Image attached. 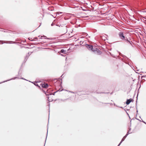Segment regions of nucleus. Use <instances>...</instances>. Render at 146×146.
Wrapping results in <instances>:
<instances>
[{"label":"nucleus","instance_id":"f257e3e1","mask_svg":"<svg viewBox=\"0 0 146 146\" xmlns=\"http://www.w3.org/2000/svg\"><path fill=\"white\" fill-rule=\"evenodd\" d=\"M118 35L119 38L122 40H123L129 43L131 46H133V45L132 44V42L128 40L127 37H125L123 33V32H121L119 33Z\"/></svg>","mask_w":146,"mask_h":146},{"label":"nucleus","instance_id":"f03ea898","mask_svg":"<svg viewBox=\"0 0 146 146\" xmlns=\"http://www.w3.org/2000/svg\"><path fill=\"white\" fill-rule=\"evenodd\" d=\"M93 52L95 54H97L98 55H100L102 54V52L98 48H94V50Z\"/></svg>","mask_w":146,"mask_h":146},{"label":"nucleus","instance_id":"7ed1b4c3","mask_svg":"<svg viewBox=\"0 0 146 146\" xmlns=\"http://www.w3.org/2000/svg\"><path fill=\"white\" fill-rule=\"evenodd\" d=\"M86 47L89 50H92V52L94 50V48L93 46L92 45L88 44H86Z\"/></svg>","mask_w":146,"mask_h":146},{"label":"nucleus","instance_id":"20e7f679","mask_svg":"<svg viewBox=\"0 0 146 146\" xmlns=\"http://www.w3.org/2000/svg\"><path fill=\"white\" fill-rule=\"evenodd\" d=\"M133 100L131 98H130L129 99H127L126 102V104L127 105H129L131 102H133Z\"/></svg>","mask_w":146,"mask_h":146},{"label":"nucleus","instance_id":"39448f33","mask_svg":"<svg viewBox=\"0 0 146 146\" xmlns=\"http://www.w3.org/2000/svg\"><path fill=\"white\" fill-rule=\"evenodd\" d=\"M83 92L82 91H74L73 93L74 94L76 93L78 95H80L81 94H85L82 93V92Z\"/></svg>","mask_w":146,"mask_h":146},{"label":"nucleus","instance_id":"423d86ee","mask_svg":"<svg viewBox=\"0 0 146 146\" xmlns=\"http://www.w3.org/2000/svg\"><path fill=\"white\" fill-rule=\"evenodd\" d=\"M41 87L42 88H46L48 87V85L47 84H42Z\"/></svg>","mask_w":146,"mask_h":146},{"label":"nucleus","instance_id":"0eeeda50","mask_svg":"<svg viewBox=\"0 0 146 146\" xmlns=\"http://www.w3.org/2000/svg\"><path fill=\"white\" fill-rule=\"evenodd\" d=\"M100 37L101 39L104 41H105L107 39V37L104 35H100Z\"/></svg>","mask_w":146,"mask_h":146},{"label":"nucleus","instance_id":"6e6552de","mask_svg":"<svg viewBox=\"0 0 146 146\" xmlns=\"http://www.w3.org/2000/svg\"><path fill=\"white\" fill-rule=\"evenodd\" d=\"M129 133V131H128L127 132V133H126V134L122 138V140L123 141H124L125 140V139L127 137V135L130 133Z\"/></svg>","mask_w":146,"mask_h":146},{"label":"nucleus","instance_id":"1a4fd4ad","mask_svg":"<svg viewBox=\"0 0 146 146\" xmlns=\"http://www.w3.org/2000/svg\"><path fill=\"white\" fill-rule=\"evenodd\" d=\"M58 91H56V92H54V93H51V94H46V92H45V91H44V90H43V92H44V93L46 94V96H49V95H54L55 94L56 92H58Z\"/></svg>","mask_w":146,"mask_h":146},{"label":"nucleus","instance_id":"9d476101","mask_svg":"<svg viewBox=\"0 0 146 146\" xmlns=\"http://www.w3.org/2000/svg\"><path fill=\"white\" fill-rule=\"evenodd\" d=\"M16 78L19 79V78L18 77H15L14 78H11V79H10L9 80H6V81H4L3 82H0V84H1L2 83H3L5 82H7L8 81L10 80H13V79H15Z\"/></svg>","mask_w":146,"mask_h":146},{"label":"nucleus","instance_id":"9b49d317","mask_svg":"<svg viewBox=\"0 0 146 146\" xmlns=\"http://www.w3.org/2000/svg\"><path fill=\"white\" fill-rule=\"evenodd\" d=\"M60 52L61 53L66 54L67 52V51L64 49H62L60 50Z\"/></svg>","mask_w":146,"mask_h":146},{"label":"nucleus","instance_id":"f8f14e48","mask_svg":"<svg viewBox=\"0 0 146 146\" xmlns=\"http://www.w3.org/2000/svg\"><path fill=\"white\" fill-rule=\"evenodd\" d=\"M29 56L28 55H27L25 57V60L23 62V63H25L26 62L29 58Z\"/></svg>","mask_w":146,"mask_h":146},{"label":"nucleus","instance_id":"ddd939ff","mask_svg":"<svg viewBox=\"0 0 146 146\" xmlns=\"http://www.w3.org/2000/svg\"><path fill=\"white\" fill-rule=\"evenodd\" d=\"M119 54L122 57H123V58L125 59L126 60H128L129 58H128L127 57H126L125 56L121 54Z\"/></svg>","mask_w":146,"mask_h":146},{"label":"nucleus","instance_id":"4468645a","mask_svg":"<svg viewBox=\"0 0 146 146\" xmlns=\"http://www.w3.org/2000/svg\"><path fill=\"white\" fill-rule=\"evenodd\" d=\"M138 96V94H137V97H136L137 99V100L136 101V109H137V111H136L137 114H136V116H137V113H138V110H137V102Z\"/></svg>","mask_w":146,"mask_h":146},{"label":"nucleus","instance_id":"2eb2a0df","mask_svg":"<svg viewBox=\"0 0 146 146\" xmlns=\"http://www.w3.org/2000/svg\"><path fill=\"white\" fill-rule=\"evenodd\" d=\"M29 82H31L32 83H33L36 86L38 87L39 88H40V86L39 85L37 84V82H36L35 83H34V82H31L30 81H29Z\"/></svg>","mask_w":146,"mask_h":146},{"label":"nucleus","instance_id":"dca6fc26","mask_svg":"<svg viewBox=\"0 0 146 146\" xmlns=\"http://www.w3.org/2000/svg\"><path fill=\"white\" fill-rule=\"evenodd\" d=\"M96 92L98 94H103V93H108H108H105L103 92H97V90L96 91Z\"/></svg>","mask_w":146,"mask_h":146},{"label":"nucleus","instance_id":"f3484780","mask_svg":"<svg viewBox=\"0 0 146 146\" xmlns=\"http://www.w3.org/2000/svg\"><path fill=\"white\" fill-rule=\"evenodd\" d=\"M70 99V98H67V99H61L60 100L64 102L66 100H69Z\"/></svg>","mask_w":146,"mask_h":146},{"label":"nucleus","instance_id":"a211bd4d","mask_svg":"<svg viewBox=\"0 0 146 146\" xmlns=\"http://www.w3.org/2000/svg\"><path fill=\"white\" fill-rule=\"evenodd\" d=\"M73 20H74V23H76V22H77V19H76V18H74Z\"/></svg>","mask_w":146,"mask_h":146},{"label":"nucleus","instance_id":"6ab92c4d","mask_svg":"<svg viewBox=\"0 0 146 146\" xmlns=\"http://www.w3.org/2000/svg\"><path fill=\"white\" fill-rule=\"evenodd\" d=\"M83 35L85 36H87L88 35V34L86 33H83Z\"/></svg>","mask_w":146,"mask_h":146},{"label":"nucleus","instance_id":"aec40b11","mask_svg":"<svg viewBox=\"0 0 146 146\" xmlns=\"http://www.w3.org/2000/svg\"><path fill=\"white\" fill-rule=\"evenodd\" d=\"M123 141L121 139V141L120 142V143L117 146H119V145H121V143Z\"/></svg>","mask_w":146,"mask_h":146},{"label":"nucleus","instance_id":"412c9836","mask_svg":"<svg viewBox=\"0 0 146 146\" xmlns=\"http://www.w3.org/2000/svg\"><path fill=\"white\" fill-rule=\"evenodd\" d=\"M56 26H58L59 27H60V26H62H62L61 25V24H57L56 25Z\"/></svg>","mask_w":146,"mask_h":146},{"label":"nucleus","instance_id":"4be33fe9","mask_svg":"<svg viewBox=\"0 0 146 146\" xmlns=\"http://www.w3.org/2000/svg\"><path fill=\"white\" fill-rule=\"evenodd\" d=\"M22 66V65H21V68H20V69H19V70L18 72V76H19V72H20V71H21V67Z\"/></svg>","mask_w":146,"mask_h":146},{"label":"nucleus","instance_id":"5701e85b","mask_svg":"<svg viewBox=\"0 0 146 146\" xmlns=\"http://www.w3.org/2000/svg\"><path fill=\"white\" fill-rule=\"evenodd\" d=\"M3 31V32H6V33L8 32L9 31H8L7 30H6V31Z\"/></svg>","mask_w":146,"mask_h":146},{"label":"nucleus","instance_id":"b1692460","mask_svg":"<svg viewBox=\"0 0 146 146\" xmlns=\"http://www.w3.org/2000/svg\"><path fill=\"white\" fill-rule=\"evenodd\" d=\"M140 121H142V122H143V123H145V124H146V122H145V121H143L142 120V121H141V120H139Z\"/></svg>","mask_w":146,"mask_h":146},{"label":"nucleus","instance_id":"393cba45","mask_svg":"<svg viewBox=\"0 0 146 146\" xmlns=\"http://www.w3.org/2000/svg\"><path fill=\"white\" fill-rule=\"evenodd\" d=\"M76 38H74V41H76L77 40H79V39H77V40H76L75 39H76Z\"/></svg>","mask_w":146,"mask_h":146},{"label":"nucleus","instance_id":"a878e982","mask_svg":"<svg viewBox=\"0 0 146 146\" xmlns=\"http://www.w3.org/2000/svg\"><path fill=\"white\" fill-rule=\"evenodd\" d=\"M47 98L48 99V100L49 101V102L50 101H53V100H49L48 99L49 98L48 97H47Z\"/></svg>","mask_w":146,"mask_h":146},{"label":"nucleus","instance_id":"bb28decb","mask_svg":"<svg viewBox=\"0 0 146 146\" xmlns=\"http://www.w3.org/2000/svg\"><path fill=\"white\" fill-rule=\"evenodd\" d=\"M105 104H110L111 105H112L113 104L112 103H104Z\"/></svg>","mask_w":146,"mask_h":146},{"label":"nucleus","instance_id":"cd10ccee","mask_svg":"<svg viewBox=\"0 0 146 146\" xmlns=\"http://www.w3.org/2000/svg\"><path fill=\"white\" fill-rule=\"evenodd\" d=\"M54 25V23L53 22L51 24V26H53Z\"/></svg>","mask_w":146,"mask_h":146},{"label":"nucleus","instance_id":"c85d7f7f","mask_svg":"<svg viewBox=\"0 0 146 146\" xmlns=\"http://www.w3.org/2000/svg\"><path fill=\"white\" fill-rule=\"evenodd\" d=\"M20 79L28 81L27 80H26V79H25L24 78H23V77L21 78H20Z\"/></svg>","mask_w":146,"mask_h":146},{"label":"nucleus","instance_id":"c756f323","mask_svg":"<svg viewBox=\"0 0 146 146\" xmlns=\"http://www.w3.org/2000/svg\"><path fill=\"white\" fill-rule=\"evenodd\" d=\"M12 42H13L12 41H9L8 43L9 44H11V43H12Z\"/></svg>","mask_w":146,"mask_h":146},{"label":"nucleus","instance_id":"7c9ffc66","mask_svg":"<svg viewBox=\"0 0 146 146\" xmlns=\"http://www.w3.org/2000/svg\"><path fill=\"white\" fill-rule=\"evenodd\" d=\"M145 76L144 75L142 76H141V79H142L143 78H145Z\"/></svg>","mask_w":146,"mask_h":146},{"label":"nucleus","instance_id":"2f4dec72","mask_svg":"<svg viewBox=\"0 0 146 146\" xmlns=\"http://www.w3.org/2000/svg\"><path fill=\"white\" fill-rule=\"evenodd\" d=\"M48 130V128H47V131ZM47 133H48V131H47V136H46V139L47 138ZM46 140H45V143H46Z\"/></svg>","mask_w":146,"mask_h":146},{"label":"nucleus","instance_id":"473e14b6","mask_svg":"<svg viewBox=\"0 0 146 146\" xmlns=\"http://www.w3.org/2000/svg\"><path fill=\"white\" fill-rule=\"evenodd\" d=\"M113 105H114V106H116V107H118V106H117V105H116V104H115V103H114V104H113Z\"/></svg>","mask_w":146,"mask_h":146},{"label":"nucleus","instance_id":"72a5a7b5","mask_svg":"<svg viewBox=\"0 0 146 146\" xmlns=\"http://www.w3.org/2000/svg\"><path fill=\"white\" fill-rule=\"evenodd\" d=\"M70 50H71V49H70V48H69V49L68 50V52H69L70 51Z\"/></svg>","mask_w":146,"mask_h":146},{"label":"nucleus","instance_id":"f704fd0d","mask_svg":"<svg viewBox=\"0 0 146 146\" xmlns=\"http://www.w3.org/2000/svg\"><path fill=\"white\" fill-rule=\"evenodd\" d=\"M124 110L126 112V113H127V115L129 116V114H128V113H127V112L125 110V109H124Z\"/></svg>","mask_w":146,"mask_h":146},{"label":"nucleus","instance_id":"c9c22d12","mask_svg":"<svg viewBox=\"0 0 146 146\" xmlns=\"http://www.w3.org/2000/svg\"><path fill=\"white\" fill-rule=\"evenodd\" d=\"M131 128L130 127H129V130L128 131H130L131 130Z\"/></svg>","mask_w":146,"mask_h":146},{"label":"nucleus","instance_id":"e433bc0d","mask_svg":"<svg viewBox=\"0 0 146 146\" xmlns=\"http://www.w3.org/2000/svg\"><path fill=\"white\" fill-rule=\"evenodd\" d=\"M118 107H119V108H122V109H123V107H121V106L120 107V106H118Z\"/></svg>","mask_w":146,"mask_h":146},{"label":"nucleus","instance_id":"4c0bfd02","mask_svg":"<svg viewBox=\"0 0 146 146\" xmlns=\"http://www.w3.org/2000/svg\"><path fill=\"white\" fill-rule=\"evenodd\" d=\"M131 120L130 121V127H131Z\"/></svg>","mask_w":146,"mask_h":146},{"label":"nucleus","instance_id":"58836bf2","mask_svg":"<svg viewBox=\"0 0 146 146\" xmlns=\"http://www.w3.org/2000/svg\"><path fill=\"white\" fill-rule=\"evenodd\" d=\"M34 39H38V38L37 37H35L34 38Z\"/></svg>","mask_w":146,"mask_h":146},{"label":"nucleus","instance_id":"ea45409f","mask_svg":"<svg viewBox=\"0 0 146 146\" xmlns=\"http://www.w3.org/2000/svg\"><path fill=\"white\" fill-rule=\"evenodd\" d=\"M64 29H66V26H65L64 27Z\"/></svg>","mask_w":146,"mask_h":146},{"label":"nucleus","instance_id":"a19ab883","mask_svg":"<svg viewBox=\"0 0 146 146\" xmlns=\"http://www.w3.org/2000/svg\"><path fill=\"white\" fill-rule=\"evenodd\" d=\"M32 38H31L30 37H29L28 38V39L29 40H31L30 39H31Z\"/></svg>","mask_w":146,"mask_h":146},{"label":"nucleus","instance_id":"79ce46f5","mask_svg":"<svg viewBox=\"0 0 146 146\" xmlns=\"http://www.w3.org/2000/svg\"><path fill=\"white\" fill-rule=\"evenodd\" d=\"M73 45H75V46H76V44H74V42ZM78 45H79V44H78Z\"/></svg>","mask_w":146,"mask_h":146},{"label":"nucleus","instance_id":"37998d69","mask_svg":"<svg viewBox=\"0 0 146 146\" xmlns=\"http://www.w3.org/2000/svg\"><path fill=\"white\" fill-rule=\"evenodd\" d=\"M74 27L76 28H77L78 27V26H77L76 25H75V26H74Z\"/></svg>","mask_w":146,"mask_h":146},{"label":"nucleus","instance_id":"c03bdc74","mask_svg":"<svg viewBox=\"0 0 146 146\" xmlns=\"http://www.w3.org/2000/svg\"><path fill=\"white\" fill-rule=\"evenodd\" d=\"M142 79V80H144V81H145V79H143V78Z\"/></svg>","mask_w":146,"mask_h":146},{"label":"nucleus","instance_id":"a18cd8bd","mask_svg":"<svg viewBox=\"0 0 146 146\" xmlns=\"http://www.w3.org/2000/svg\"><path fill=\"white\" fill-rule=\"evenodd\" d=\"M25 48H29L28 47H24Z\"/></svg>","mask_w":146,"mask_h":146},{"label":"nucleus","instance_id":"49530a36","mask_svg":"<svg viewBox=\"0 0 146 146\" xmlns=\"http://www.w3.org/2000/svg\"><path fill=\"white\" fill-rule=\"evenodd\" d=\"M31 41H33L34 40V39H32L31 40H30Z\"/></svg>","mask_w":146,"mask_h":146},{"label":"nucleus","instance_id":"de8ad7c7","mask_svg":"<svg viewBox=\"0 0 146 146\" xmlns=\"http://www.w3.org/2000/svg\"><path fill=\"white\" fill-rule=\"evenodd\" d=\"M44 38H47V37H46V36H44Z\"/></svg>","mask_w":146,"mask_h":146},{"label":"nucleus","instance_id":"09e8293b","mask_svg":"<svg viewBox=\"0 0 146 146\" xmlns=\"http://www.w3.org/2000/svg\"><path fill=\"white\" fill-rule=\"evenodd\" d=\"M135 119L133 118H132L131 119V120H134Z\"/></svg>","mask_w":146,"mask_h":146},{"label":"nucleus","instance_id":"8fccbe9b","mask_svg":"<svg viewBox=\"0 0 146 146\" xmlns=\"http://www.w3.org/2000/svg\"><path fill=\"white\" fill-rule=\"evenodd\" d=\"M48 106H49V108H50V106L49 104H48Z\"/></svg>","mask_w":146,"mask_h":146},{"label":"nucleus","instance_id":"3c124183","mask_svg":"<svg viewBox=\"0 0 146 146\" xmlns=\"http://www.w3.org/2000/svg\"><path fill=\"white\" fill-rule=\"evenodd\" d=\"M135 118L136 119H137V120H139V119H137V118Z\"/></svg>","mask_w":146,"mask_h":146},{"label":"nucleus","instance_id":"603ef678","mask_svg":"<svg viewBox=\"0 0 146 146\" xmlns=\"http://www.w3.org/2000/svg\"><path fill=\"white\" fill-rule=\"evenodd\" d=\"M143 12L146 13V11H143Z\"/></svg>","mask_w":146,"mask_h":146},{"label":"nucleus","instance_id":"864d4df0","mask_svg":"<svg viewBox=\"0 0 146 146\" xmlns=\"http://www.w3.org/2000/svg\"><path fill=\"white\" fill-rule=\"evenodd\" d=\"M2 41L0 40V42H2Z\"/></svg>","mask_w":146,"mask_h":146},{"label":"nucleus","instance_id":"5fc2aeb1","mask_svg":"<svg viewBox=\"0 0 146 146\" xmlns=\"http://www.w3.org/2000/svg\"><path fill=\"white\" fill-rule=\"evenodd\" d=\"M71 24H73V23H72V22H71Z\"/></svg>","mask_w":146,"mask_h":146},{"label":"nucleus","instance_id":"6e6d98bb","mask_svg":"<svg viewBox=\"0 0 146 146\" xmlns=\"http://www.w3.org/2000/svg\"><path fill=\"white\" fill-rule=\"evenodd\" d=\"M71 93H73V92L70 91Z\"/></svg>","mask_w":146,"mask_h":146},{"label":"nucleus","instance_id":"4d7b16f0","mask_svg":"<svg viewBox=\"0 0 146 146\" xmlns=\"http://www.w3.org/2000/svg\"><path fill=\"white\" fill-rule=\"evenodd\" d=\"M100 102V103H102V104H104V103L103 102Z\"/></svg>","mask_w":146,"mask_h":146},{"label":"nucleus","instance_id":"13d9d810","mask_svg":"<svg viewBox=\"0 0 146 146\" xmlns=\"http://www.w3.org/2000/svg\"><path fill=\"white\" fill-rule=\"evenodd\" d=\"M1 44H3V42L0 43Z\"/></svg>","mask_w":146,"mask_h":146},{"label":"nucleus","instance_id":"bf43d9fd","mask_svg":"<svg viewBox=\"0 0 146 146\" xmlns=\"http://www.w3.org/2000/svg\"><path fill=\"white\" fill-rule=\"evenodd\" d=\"M129 116V118L130 119H131V118Z\"/></svg>","mask_w":146,"mask_h":146},{"label":"nucleus","instance_id":"052dcab7","mask_svg":"<svg viewBox=\"0 0 146 146\" xmlns=\"http://www.w3.org/2000/svg\"><path fill=\"white\" fill-rule=\"evenodd\" d=\"M63 75V74H62V75L61 76V77H62V76Z\"/></svg>","mask_w":146,"mask_h":146},{"label":"nucleus","instance_id":"680f3d73","mask_svg":"<svg viewBox=\"0 0 146 146\" xmlns=\"http://www.w3.org/2000/svg\"><path fill=\"white\" fill-rule=\"evenodd\" d=\"M61 55H62V56H63L62 55V54H61Z\"/></svg>","mask_w":146,"mask_h":146},{"label":"nucleus","instance_id":"e2e57ef3","mask_svg":"<svg viewBox=\"0 0 146 146\" xmlns=\"http://www.w3.org/2000/svg\"><path fill=\"white\" fill-rule=\"evenodd\" d=\"M144 76H145V77H146V75Z\"/></svg>","mask_w":146,"mask_h":146},{"label":"nucleus","instance_id":"0e129e2a","mask_svg":"<svg viewBox=\"0 0 146 146\" xmlns=\"http://www.w3.org/2000/svg\"><path fill=\"white\" fill-rule=\"evenodd\" d=\"M81 42V41H80V42Z\"/></svg>","mask_w":146,"mask_h":146},{"label":"nucleus","instance_id":"69168bd1","mask_svg":"<svg viewBox=\"0 0 146 146\" xmlns=\"http://www.w3.org/2000/svg\"><path fill=\"white\" fill-rule=\"evenodd\" d=\"M86 94H88V93H86Z\"/></svg>","mask_w":146,"mask_h":146},{"label":"nucleus","instance_id":"338daca9","mask_svg":"<svg viewBox=\"0 0 146 146\" xmlns=\"http://www.w3.org/2000/svg\"><path fill=\"white\" fill-rule=\"evenodd\" d=\"M72 31H73V29H72Z\"/></svg>","mask_w":146,"mask_h":146},{"label":"nucleus","instance_id":"774afa93","mask_svg":"<svg viewBox=\"0 0 146 146\" xmlns=\"http://www.w3.org/2000/svg\"><path fill=\"white\" fill-rule=\"evenodd\" d=\"M137 71H139V70H137Z\"/></svg>","mask_w":146,"mask_h":146}]
</instances>
